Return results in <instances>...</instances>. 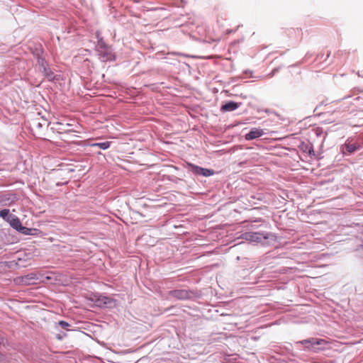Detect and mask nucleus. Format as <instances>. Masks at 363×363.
Instances as JSON below:
<instances>
[{
	"label": "nucleus",
	"mask_w": 363,
	"mask_h": 363,
	"mask_svg": "<svg viewBox=\"0 0 363 363\" xmlns=\"http://www.w3.org/2000/svg\"><path fill=\"white\" fill-rule=\"evenodd\" d=\"M342 232L348 236L345 241L348 244L350 250L354 252L356 257L363 259V225L352 223L343 225Z\"/></svg>",
	"instance_id": "f257e3e1"
},
{
	"label": "nucleus",
	"mask_w": 363,
	"mask_h": 363,
	"mask_svg": "<svg viewBox=\"0 0 363 363\" xmlns=\"http://www.w3.org/2000/svg\"><path fill=\"white\" fill-rule=\"evenodd\" d=\"M271 228H259L256 230L243 233L240 238L250 243L260 247L274 246L277 242L276 233L270 231Z\"/></svg>",
	"instance_id": "f03ea898"
},
{
	"label": "nucleus",
	"mask_w": 363,
	"mask_h": 363,
	"mask_svg": "<svg viewBox=\"0 0 363 363\" xmlns=\"http://www.w3.org/2000/svg\"><path fill=\"white\" fill-rule=\"evenodd\" d=\"M0 218L9 223L10 227L18 233L23 235L38 236L42 233L40 229L24 226L21 219L16 215L11 213L9 208H4L0 211Z\"/></svg>",
	"instance_id": "7ed1b4c3"
},
{
	"label": "nucleus",
	"mask_w": 363,
	"mask_h": 363,
	"mask_svg": "<svg viewBox=\"0 0 363 363\" xmlns=\"http://www.w3.org/2000/svg\"><path fill=\"white\" fill-rule=\"evenodd\" d=\"M202 297V292L197 289H177L168 291V298L178 301H196Z\"/></svg>",
	"instance_id": "20e7f679"
},
{
	"label": "nucleus",
	"mask_w": 363,
	"mask_h": 363,
	"mask_svg": "<svg viewBox=\"0 0 363 363\" xmlns=\"http://www.w3.org/2000/svg\"><path fill=\"white\" fill-rule=\"evenodd\" d=\"M325 340L322 338L309 337L302 340L297 341L295 347H298V352H318L324 350L323 345Z\"/></svg>",
	"instance_id": "39448f33"
},
{
	"label": "nucleus",
	"mask_w": 363,
	"mask_h": 363,
	"mask_svg": "<svg viewBox=\"0 0 363 363\" xmlns=\"http://www.w3.org/2000/svg\"><path fill=\"white\" fill-rule=\"evenodd\" d=\"M39 72L43 77L50 82H57L62 79L60 74H55L53 69L50 67L49 62L45 59L37 63Z\"/></svg>",
	"instance_id": "423d86ee"
},
{
	"label": "nucleus",
	"mask_w": 363,
	"mask_h": 363,
	"mask_svg": "<svg viewBox=\"0 0 363 363\" xmlns=\"http://www.w3.org/2000/svg\"><path fill=\"white\" fill-rule=\"evenodd\" d=\"M95 51L97 52L99 58L102 62H114L116 60V53L113 52L112 45L104 43L101 45H95Z\"/></svg>",
	"instance_id": "0eeeda50"
},
{
	"label": "nucleus",
	"mask_w": 363,
	"mask_h": 363,
	"mask_svg": "<svg viewBox=\"0 0 363 363\" xmlns=\"http://www.w3.org/2000/svg\"><path fill=\"white\" fill-rule=\"evenodd\" d=\"M345 154L351 155L363 149V136L357 135L348 138L343 145Z\"/></svg>",
	"instance_id": "6e6552de"
},
{
	"label": "nucleus",
	"mask_w": 363,
	"mask_h": 363,
	"mask_svg": "<svg viewBox=\"0 0 363 363\" xmlns=\"http://www.w3.org/2000/svg\"><path fill=\"white\" fill-rule=\"evenodd\" d=\"M186 169L195 177H209L213 176L216 172L213 169L203 167L191 162L186 163Z\"/></svg>",
	"instance_id": "1a4fd4ad"
},
{
	"label": "nucleus",
	"mask_w": 363,
	"mask_h": 363,
	"mask_svg": "<svg viewBox=\"0 0 363 363\" xmlns=\"http://www.w3.org/2000/svg\"><path fill=\"white\" fill-rule=\"evenodd\" d=\"M38 281L44 282L43 274L31 272L15 279L16 284L25 286L36 284Z\"/></svg>",
	"instance_id": "9d476101"
},
{
	"label": "nucleus",
	"mask_w": 363,
	"mask_h": 363,
	"mask_svg": "<svg viewBox=\"0 0 363 363\" xmlns=\"http://www.w3.org/2000/svg\"><path fill=\"white\" fill-rule=\"evenodd\" d=\"M300 151L306 155V156L310 157L311 159H318V157L316 156L313 145L310 141H301L299 145H298Z\"/></svg>",
	"instance_id": "9b49d317"
},
{
	"label": "nucleus",
	"mask_w": 363,
	"mask_h": 363,
	"mask_svg": "<svg viewBox=\"0 0 363 363\" xmlns=\"http://www.w3.org/2000/svg\"><path fill=\"white\" fill-rule=\"evenodd\" d=\"M242 104V102L232 100L225 101L221 104L220 111L221 113L231 112L238 109Z\"/></svg>",
	"instance_id": "f8f14e48"
},
{
	"label": "nucleus",
	"mask_w": 363,
	"mask_h": 363,
	"mask_svg": "<svg viewBox=\"0 0 363 363\" xmlns=\"http://www.w3.org/2000/svg\"><path fill=\"white\" fill-rule=\"evenodd\" d=\"M265 135L264 129L261 128H252L248 133L245 134L244 138L247 141L258 139Z\"/></svg>",
	"instance_id": "ddd939ff"
},
{
	"label": "nucleus",
	"mask_w": 363,
	"mask_h": 363,
	"mask_svg": "<svg viewBox=\"0 0 363 363\" xmlns=\"http://www.w3.org/2000/svg\"><path fill=\"white\" fill-rule=\"evenodd\" d=\"M248 226L252 229V230H256L259 228H272L271 224L267 220L262 218L250 220Z\"/></svg>",
	"instance_id": "4468645a"
},
{
	"label": "nucleus",
	"mask_w": 363,
	"mask_h": 363,
	"mask_svg": "<svg viewBox=\"0 0 363 363\" xmlns=\"http://www.w3.org/2000/svg\"><path fill=\"white\" fill-rule=\"evenodd\" d=\"M104 297H105V295L103 294L94 292L91 294L86 298L88 301L93 302L96 307L103 308Z\"/></svg>",
	"instance_id": "2eb2a0df"
},
{
	"label": "nucleus",
	"mask_w": 363,
	"mask_h": 363,
	"mask_svg": "<svg viewBox=\"0 0 363 363\" xmlns=\"http://www.w3.org/2000/svg\"><path fill=\"white\" fill-rule=\"evenodd\" d=\"M31 53L33 57L36 60V64L39 62V61L43 60L45 59V50L43 49L41 45L35 47L32 49Z\"/></svg>",
	"instance_id": "dca6fc26"
},
{
	"label": "nucleus",
	"mask_w": 363,
	"mask_h": 363,
	"mask_svg": "<svg viewBox=\"0 0 363 363\" xmlns=\"http://www.w3.org/2000/svg\"><path fill=\"white\" fill-rule=\"evenodd\" d=\"M35 256V251L31 250H25L18 252V261H28Z\"/></svg>",
	"instance_id": "f3484780"
},
{
	"label": "nucleus",
	"mask_w": 363,
	"mask_h": 363,
	"mask_svg": "<svg viewBox=\"0 0 363 363\" xmlns=\"http://www.w3.org/2000/svg\"><path fill=\"white\" fill-rule=\"evenodd\" d=\"M297 341H294V342H285L284 345V348L286 350L287 353L293 355V356H298L299 354L298 352V347H295V345L296 344Z\"/></svg>",
	"instance_id": "a211bd4d"
},
{
	"label": "nucleus",
	"mask_w": 363,
	"mask_h": 363,
	"mask_svg": "<svg viewBox=\"0 0 363 363\" xmlns=\"http://www.w3.org/2000/svg\"><path fill=\"white\" fill-rule=\"evenodd\" d=\"M113 142L111 141H101V142H94V143H90L88 144V146L91 147H98L101 150H106L108 149Z\"/></svg>",
	"instance_id": "6ab92c4d"
},
{
	"label": "nucleus",
	"mask_w": 363,
	"mask_h": 363,
	"mask_svg": "<svg viewBox=\"0 0 363 363\" xmlns=\"http://www.w3.org/2000/svg\"><path fill=\"white\" fill-rule=\"evenodd\" d=\"M103 303V308H112L116 306L117 300L111 296H105V297H104Z\"/></svg>",
	"instance_id": "aec40b11"
},
{
	"label": "nucleus",
	"mask_w": 363,
	"mask_h": 363,
	"mask_svg": "<svg viewBox=\"0 0 363 363\" xmlns=\"http://www.w3.org/2000/svg\"><path fill=\"white\" fill-rule=\"evenodd\" d=\"M16 196V194H0V202L12 201Z\"/></svg>",
	"instance_id": "412c9836"
},
{
	"label": "nucleus",
	"mask_w": 363,
	"mask_h": 363,
	"mask_svg": "<svg viewBox=\"0 0 363 363\" xmlns=\"http://www.w3.org/2000/svg\"><path fill=\"white\" fill-rule=\"evenodd\" d=\"M252 71L250 69H245L243 71L242 74L239 77H233L232 78V82H237L239 79H242L246 78L247 77L245 75L250 74V77H252Z\"/></svg>",
	"instance_id": "4be33fe9"
},
{
	"label": "nucleus",
	"mask_w": 363,
	"mask_h": 363,
	"mask_svg": "<svg viewBox=\"0 0 363 363\" xmlns=\"http://www.w3.org/2000/svg\"><path fill=\"white\" fill-rule=\"evenodd\" d=\"M314 133L317 137H321L324 135L323 141L325 140V138L328 135V133L324 131L323 128L321 127H317L314 129Z\"/></svg>",
	"instance_id": "5701e85b"
},
{
	"label": "nucleus",
	"mask_w": 363,
	"mask_h": 363,
	"mask_svg": "<svg viewBox=\"0 0 363 363\" xmlns=\"http://www.w3.org/2000/svg\"><path fill=\"white\" fill-rule=\"evenodd\" d=\"M10 346V342L8 339L0 335V348L2 347L4 348H8Z\"/></svg>",
	"instance_id": "b1692460"
},
{
	"label": "nucleus",
	"mask_w": 363,
	"mask_h": 363,
	"mask_svg": "<svg viewBox=\"0 0 363 363\" xmlns=\"http://www.w3.org/2000/svg\"><path fill=\"white\" fill-rule=\"evenodd\" d=\"M166 179L175 184H179L181 182L184 181L182 179L179 178L174 175H167Z\"/></svg>",
	"instance_id": "393cba45"
},
{
	"label": "nucleus",
	"mask_w": 363,
	"mask_h": 363,
	"mask_svg": "<svg viewBox=\"0 0 363 363\" xmlns=\"http://www.w3.org/2000/svg\"><path fill=\"white\" fill-rule=\"evenodd\" d=\"M95 38L97 39L96 45H101V43L102 44L106 43L99 30L95 32Z\"/></svg>",
	"instance_id": "a878e982"
},
{
	"label": "nucleus",
	"mask_w": 363,
	"mask_h": 363,
	"mask_svg": "<svg viewBox=\"0 0 363 363\" xmlns=\"http://www.w3.org/2000/svg\"><path fill=\"white\" fill-rule=\"evenodd\" d=\"M58 326L61 327L62 329L68 330V328L71 326V325L66 320H60L56 323Z\"/></svg>",
	"instance_id": "bb28decb"
},
{
	"label": "nucleus",
	"mask_w": 363,
	"mask_h": 363,
	"mask_svg": "<svg viewBox=\"0 0 363 363\" xmlns=\"http://www.w3.org/2000/svg\"><path fill=\"white\" fill-rule=\"evenodd\" d=\"M65 337H67V333L65 332H60V333L55 335V338L60 341L63 340Z\"/></svg>",
	"instance_id": "cd10ccee"
},
{
	"label": "nucleus",
	"mask_w": 363,
	"mask_h": 363,
	"mask_svg": "<svg viewBox=\"0 0 363 363\" xmlns=\"http://www.w3.org/2000/svg\"><path fill=\"white\" fill-rule=\"evenodd\" d=\"M280 70V67H274L268 74L267 76L269 77V78H272L277 73H278Z\"/></svg>",
	"instance_id": "c85d7f7f"
},
{
	"label": "nucleus",
	"mask_w": 363,
	"mask_h": 363,
	"mask_svg": "<svg viewBox=\"0 0 363 363\" xmlns=\"http://www.w3.org/2000/svg\"><path fill=\"white\" fill-rule=\"evenodd\" d=\"M263 111L264 113H268V114L277 115V113L274 110H272V109L264 108Z\"/></svg>",
	"instance_id": "c756f323"
},
{
	"label": "nucleus",
	"mask_w": 363,
	"mask_h": 363,
	"mask_svg": "<svg viewBox=\"0 0 363 363\" xmlns=\"http://www.w3.org/2000/svg\"><path fill=\"white\" fill-rule=\"evenodd\" d=\"M90 64H91V60L88 58H86L85 60H84L83 61V65L86 67H87L88 69H89V66H90Z\"/></svg>",
	"instance_id": "7c9ffc66"
},
{
	"label": "nucleus",
	"mask_w": 363,
	"mask_h": 363,
	"mask_svg": "<svg viewBox=\"0 0 363 363\" xmlns=\"http://www.w3.org/2000/svg\"><path fill=\"white\" fill-rule=\"evenodd\" d=\"M43 275L44 281L52 280V277L51 275H49V274H43Z\"/></svg>",
	"instance_id": "2f4dec72"
},
{
	"label": "nucleus",
	"mask_w": 363,
	"mask_h": 363,
	"mask_svg": "<svg viewBox=\"0 0 363 363\" xmlns=\"http://www.w3.org/2000/svg\"><path fill=\"white\" fill-rule=\"evenodd\" d=\"M328 101H321V102L318 104V106L320 107V106H326V105H328Z\"/></svg>",
	"instance_id": "473e14b6"
},
{
	"label": "nucleus",
	"mask_w": 363,
	"mask_h": 363,
	"mask_svg": "<svg viewBox=\"0 0 363 363\" xmlns=\"http://www.w3.org/2000/svg\"><path fill=\"white\" fill-rule=\"evenodd\" d=\"M63 184H64L63 182H58L56 183L55 185H56V186L60 187V186H62Z\"/></svg>",
	"instance_id": "72a5a7b5"
},
{
	"label": "nucleus",
	"mask_w": 363,
	"mask_h": 363,
	"mask_svg": "<svg viewBox=\"0 0 363 363\" xmlns=\"http://www.w3.org/2000/svg\"><path fill=\"white\" fill-rule=\"evenodd\" d=\"M263 109L264 108H258V107L256 108L257 113L264 112Z\"/></svg>",
	"instance_id": "f704fd0d"
},
{
	"label": "nucleus",
	"mask_w": 363,
	"mask_h": 363,
	"mask_svg": "<svg viewBox=\"0 0 363 363\" xmlns=\"http://www.w3.org/2000/svg\"><path fill=\"white\" fill-rule=\"evenodd\" d=\"M238 87H239V85H234V86H233L232 89H233V91H236V90H237V89H238Z\"/></svg>",
	"instance_id": "c9c22d12"
},
{
	"label": "nucleus",
	"mask_w": 363,
	"mask_h": 363,
	"mask_svg": "<svg viewBox=\"0 0 363 363\" xmlns=\"http://www.w3.org/2000/svg\"><path fill=\"white\" fill-rule=\"evenodd\" d=\"M319 108H320V106L318 105V106L315 108V109L313 110V112L315 113V112L318 111V109Z\"/></svg>",
	"instance_id": "e433bc0d"
},
{
	"label": "nucleus",
	"mask_w": 363,
	"mask_h": 363,
	"mask_svg": "<svg viewBox=\"0 0 363 363\" xmlns=\"http://www.w3.org/2000/svg\"><path fill=\"white\" fill-rule=\"evenodd\" d=\"M240 97L243 98V99H246L247 98V96L246 95H243L242 94H241L240 95Z\"/></svg>",
	"instance_id": "4c0bfd02"
},
{
	"label": "nucleus",
	"mask_w": 363,
	"mask_h": 363,
	"mask_svg": "<svg viewBox=\"0 0 363 363\" xmlns=\"http://www.w3.org/2000/svg\"><path fill=\"white\" fill-rule=\"evenodd\" d=\"M84 51L86 52V53H89V54L91 53V50H89L88 49H85Z\"/></svg>",
	"instance_id": "58836bf2"
},
{
	"label": "nucleus",
	"mask_w": 363,
	"mask_h": 363,
	"mask_svg": "<svg viewBox=\"0 0 363 363\" xmlns=\"http://www.w3.org/2000/svg\"><path fill=\"white\" fill-rule=\"evenodd\" d=\"M330 55V51H329L327 54L326 59L328 58Z\"/></svg>",
	"instance_id": "ea45409f"
},
{
	"label": "nucleus",
	"mask_w": 363,
	"mask_h": 363,
	"mask_svg": "<svg viewBox=\"0 0 363 363\" xmlns=\"http://www.w3.org/2000/svg\"><path fill=\"white\" fill-rule=\"evenodd\" d=\"M37 127L38 128H41L42 127V125L40 123H38V125H37Z\"/></svg>",
	"instance_id": "a19ab883"
},
{
	"label": "nucleus",
	"mask_w": 363,
	"mask_h": 363,
	"mask_svg": "<svg viewBox=\"0 0 363 363\" xmlns=\"http://www.w3.org/2000/svg\"><path fill=\"white\" fill-rule=\"evenodd\" d=\"M179 55H183V56H185V57H187V55H185V54L179 53Z\"/></svg>",
	"instance_id": "79ce46f5"
},
{
	"label": "nucleus",
	"mask_w": 363,
	"mask_h": 363,
	"mask_svg": "<svg viewBox=\"0 0 363 363\" xmlns=\"http://www.w3.org/2000/svg\"><path fill=\"white\" fill-rule=\"evenodd\" d=\"M3 209H4V208H2V209H0V211H2Z\"/></svg>",
	"instance_id": "37998d69"
}]
</instances>
